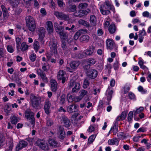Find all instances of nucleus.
Returning <instances> with one entry per match:
<instances>
[{"instance_id":"nucleus-1","label":"nucleus","mask_w":151,"mask_h":151,"mask_svg":"<svg viewBox=\"0 0 151 151\" xmlns=\"http://www.w3.org/2000/svg\"><path fill=\"white\" fill-rule=\"evenodd\" d=\"M26 24L29 30L32 32H34L36 26L35 21L33 17L30 16H27L26 17Z\"/></svg>"},{"instance_id":"nucleus-2","label":"nucleus","mask_w":151,"mask_h":151,"mask_svg":"<svg viewBox=\"0 0 151 151\" xmlns=\"http://www.w3.org/2000/svg\"><path fill=\"white\" fill-rule=\"evenodd\" d=\"M25 116L27 119L32 125H35V119L34 117V113L30 109H27L24 113Z\"/></svg>"},{"instance_id":"nucleus-3","label":"nucleus","mask_w":151,"mask_h":151,"mask_svg":"<svg viewBox=\"0 0 151 151\" xmlns=\"http://www.w3.org/2000/svg\"><path fill=\"white\" fill-rule=\"evenodd\" d=\"M36 143L37 146L43 150L47 151L49 149L48 145L43 139L37 140L36 142Z\"/></svg>"},{"instance_id":"nucleus-4","label":"nucleus","mask_w":151,"mask_h":151,"mask_svg":"<svg viewBox=\"0 0 151 151\" xmlns=\"http://www.w3.org/2000/svg\"><path fill=\"white\" fill-rule=\"evenodd\" d=\"M49 45L53 52L54 53L57 52L58 43L56 39L54 38H51L49 42Z\"/></svg>"},{"instance_id":"nucleus-5","label":"nucleus","mask_w":151,"mask_h":151,"mask_svg":"<svg viewBox=\"0 0 151 151\" xmlns=\"http://www.w3.org/2000/svg\"><path fill=\"white\" fill-rule=\"evenodd\" d=\"M30 101L32 106L35 108H37L39 106V102L40 99L35 96L34 95L31 94L30 96Z\"/></svg>"},{"instance_id":"nucleus-6","label":"nucleus","mask_w":151,"mask_h":151,"mask_svg":"<svg viewBox=\"0 0 151 151\" xmlns=\"http://www.w3.org/2000/svg\"><path fill=\"white\" fill-rule=\"evenodd\" d=\"M52 106L51 101L49 99H47L45 100L44 106V109L45 113L47 114H49L50 113V109Z\"/></svg>"},{"instance_id":"nucleus-7","label":"nucleus","mask_w":151,"mask_h":151,"mask_svg":"<svg viewBox=\"0 0 151 151\" xmlns=\"http://www.w3.org/2000/svg\"><path fill=\"white\" fill-rule=\"evenodd\" d=\"M66 74L65 71L63 70H60L57 75V78L58 80H62V83H64L66 79Z\"/></svg>"},{"instance_id":"nucleus-8","label":"nucleus","mask_w":151,"mask_h":151,"mask_svg":"<svg viewBox=\"0 0 151 151\" xmlns=\"http://www.w3.org/2000/svg\"><path fill=\"white\" fill-rule=\"evenodd\" d=\"M61 122L63 124L64 126L69 129L71 124L70 120L65 115H63L60 118Z\"/></svg>"},{"instance_id":"nucleus-9","label":"nucleus","mask_w":151,"mask_h":151,"mask_svg":"<svg viewBox=\"0 0 151 151\" xmlns=\"http://www.w3.org/2000/svg\"><path fill=\"white\" fill-rule=\"evenodd\" d=\"M37 75L40 76L45 83H47L48 81V78L44 71L40 69H38L37 71Z\"/></svg>"},{"instance_id":"nucleus-10","label":"nucleus","mask_w":151,"mask_h":151,"mask_svg":"<svg viewBox=\"0 0 151 151\" xmlns=\"http://www.w3.org/2000/svg\"><path fill=\"white\" fill-rule=\"evenodd\" d=\"M106 48L108 50H111L115 47L116 45L112 39H107L106 41Z\"/></svg>"},{"instance_id":"nucleus-11","label":"nucleus","mask_w":151,"mask_h":151,"mask_svg":"<svg viewBox=\"0 0 151 151\" xmlns=\"http://www.w3.org/2000/svg\"><path fill=\"white\" fill-rule=\"evenodd\" d=\"M28 143L27 142L23 140L20 141L16 147V151H19L26 147Z\"/></svg>"},{"instance_id":"nucleus-12","label":"nucleus","mask_w":151,"mask_h":151,"mask_svg":"<svg viewBox=\"0 0 151 151\" xmlns=\"http://www.w3.org/2000/svg\"><path fill=\"white\" fill-rule=\"evenodd\" d=\"M46 30L45 29L42 27L38 28L37 33L39 35V38L41 40H42L45 37L46 33Z\"/></svg>"},{"instance_id":"nucleus-13","label":"nucleus","mask_w":151,"mask_h":151,"mask_svg":"<svg viewBox=\"0 0 151 151\" xmlns=\"http://www.w3.org/2000/svg\"><path fill=\"white\" fill-rule=\"evenodd\" d=\"M87 75L91 79H94L97 77L98 72L96 70L91 69L87 72Z\"/></svg>"},{"instance_id":"nucleus-14","label":"nucleus","mask_w":151,"mask_h":151,"mask_svg":"<svg viewBox=\"0 0 151 151\" xmlns=\"http://www.w3.org/2000/svg\"><path fill=\"white\" fill-rule=\"evenodd\" d=\"M106 6L105 3L101 5L100 6V9L101 13L104 15H108L110 14L111 12L110 10H107Z\"/></svg>"},{"instance_id":"nucleus-15","label":"nucleus","mask_w":151,"mask_h":151,"mask_svg":"<svg viewBox=\"0 0 151 151\" xmlns=\"http://www.w3.org/2000/svg\"><path fill=\"white\" fill-rule=\"evenodd\" d=\"M95 50V47L93 45H91L86 50L84 51L86 55L88 56L92 55Z\"/></svg>"},{"instance_id":"nucleus-16","label":"nucleus","mask_w":151,"mask_h":151,"mask_svg":"<svg viewBox=\"0 0 151 151\" xmlns=\"http://www.w3.org/2000/svg\"><path fill=\"white\" fill-rule=\"evenodd\" d=\"M78 106L76 104L68 106L67 108V111L69 113L75 112L78 110Z\"/></svg>"},{"instance_id":"nucleus-17","label":"nucleus","mask_w":151,"mask_h":151,"mask_svg":"<svg viewBox=\"0 0 151 151\" xmlns=\"http://www.w3.org/2000/svg\"><path fill=\"white\" fill-rule=\"evenodd\" d=\"M47 30L48 33L51 34L53 31V27L52 23L51 21H48L46 22Z\"/></svg>"},{"instance_id":"nucleus-18","label":"nucleus","mask_w":151,"mask_h":151,"mask_svg":"<svg viewBox=\"0 0 151 151\" xmlns=\"http://www.w3.org/2000/svg\"><path fill=\"white\" fill-rule=\"evenodd\" d=\"M89 39L90 37L87 35H82L79 38L80 42L82 43L88 42Z\"/></svg>"},{"instance_id":"nucleus-19","label":"nucleus","mask_w":151,"mask_h":151,"mask_svg":"<svg viewBox=\"0 0 151 151\" xmlns=\"http://www.w3.org/2000/svg\"><path fill=\"white\" fill-rule=\"evenodd\" d=\"M105 4L106 5L107 8L109 9L108 10H110L112 11L114 14L115 12V11L114 6L112 4L108 1H106Z\"/></svg>"},{"instance_id":"nucleus-20","label":"nucleus","mask_w":151,"mask_h":151,"mask_svg":"<svg viewBox=\"0 0 151 151\" xmlns=\"http://www.w3.org/2000/svg\"><path fill=\"white\" fill-rule=\"evenodd\" d=\"M107 143L110 145H115L118 146L119 144V141L116 138H114L108 140Z\"/></svg>"},{"instance_id":"nucleus-21","label":"nucleus","mask_w":151,"mask_h":151,"mask_svg":"<svg viewBox=\"0 0 151 151\" xmlns=\"http://www.w3.org/2000/svg\"><path fill=\"white\" fill-rule=\"evenodd\" d=\"M117 122L115 121L113 123V125L110 129V131H112L114 134L116 135L118 131Z\"/></svg>"},{"instance_id":"nucleus-22","label":"nucleus","mask_w":151,"mask_h":151,"mask_svg":"<svg viewBox=\"0 0 151 151\" xmlns=\"http://www.w3.org/2000/svg\"><path fill=\"white\" fill-rule=\"evenodd\" d=\"M86 30L82 29H80L77 31L74 35L73 38L75 40H77L79 36L82 34H84L85 32H86Z\"/></svg>"},{"instance_id":"nucleus-23","label":"nucleus","mask_w":151,"mask_h":151,"mask_svg":"<svg viewBox=\"0 0 151 151\" xmlns=\"http://www.w3.org/2000/svg\"><path fill=\"white\" fill-rule=\"evenodd\" d=\"M10 122L12 124H16L19 122V117L15 115L12 116L10 117Z\"/></svg>"},{"instance_id":"nucleus-24","label":"nucleus","mask_w":151,"mask_h":151,"mask_svg":"<svg viewBox=\"0 0 151 151\" xmlns=\"http://www.w3.org/2000/svg\"><path fill=\"white\" fill-rule=\"evenodd\" d=\"M51 88L53 91L55 92L57 89V83L55 80H51L50 81Z\"/></svg>"},{"instance_id":"nucleus-25","label":"nucleus","mask_w":151,"mask_h":151,"mask_svg":"<svg viewBox=\"0 0 151 151\" xmlns=\"http://www.w3.org/2000/svg\"><path fill=\"white\" fill-rule=\"evenodd\" d=\"M127 115V112L126 111H123L121 114L119 115L116 119L115 121L118 122L120 120H124Z\"/></svg>"},{"instance_id":"nucleus-26","label":"nucleus","mask_w":151,"mask_h":151,"mask_svg":"<svg viewBox=\"0 0 151 151\" xmlns=\"http://www.w3.org/2000/svg\"><path fill=\"white\" fill-rule=\"evenodd\" d=\"M64 128L61 125L59 126V132L60 134V137L63 139L65 137V134Z\"/></svg>"},{"instance_id":"nucleus-27","label":"nucleus","mask_w":151,"mask_h":151,"mask_svg":"<svg viewBox=\"0 0 151 151\" xmlns=\"http://www.w3.org/2000/svg\"><path fill=\"white\" fill-rule=\"evenodd\" d=\"M8 148L6 149L5 151H12L14 145L13 142V139L11 138L9 139L8 145Z\"/></svg>"},{"instance_id":"nucleus-28","label":"nucleus","mask_w":151,"mask_h":151,"mask_svg":"<svg viewBox=\"0 0 151 151\" xmlns=\"http://www.w3.org/2000/svg\"><path fill=\"white\" fill-rule=\"evenodd\" d=\"M78 23L87 27L89 30H90V28L91 27L89 25V23L87 21L83 19H80L78 21Z\"/></svg>"},{"instance_id":"nucleus-29","label":"nucleus","mask_w":151,"mask_h":151,"mask_svg":"<svg viewBox=\"0 0 151 151\" xmlns=\"http://www.w3.org/2000/svg\"><path fill=\"white\" fill-rule=\"evenodd\" d=\"M79 62L77 61H73L70 63V68L73 69H76L79 65Z\"/></svg>"},{"instance_id":"nucleus-30","label":"nucleus","mask_w":151,"mask_h":151,"mask_svg":"<svg viewBox=\"0 0 151 151\" xmlns=\"http://www.w3.org/2000/svg\"><path fill=\"white\" fill-rule=\"evenodd\" d=\"M76 5H70L67 7L66 11L69 12H73L76 11Z\"/></svg>"},{"instance_id":"nucleus-31","label":"nucleus","mask_w":151,"mask_h":151,"mask_svg":"<svg viewBox=\"0 0 151 151\" xmlns=\"http://www.w3.org/2000/svg\"><path fill=\"white\" fill-rule=\"evenodd\" d=\"M59 35L62 41L68 40V35L66 33L64 32H63L60 33Z\"/></svg>"},{"instance_id":"nucleus-32","label":"nucleus","mask_w":151,"mask_h":151,"mask_svg":"<svg viewBox=\"0 0 151 151\" xmlns=\"http://www.w3.org/2000/svg\"><path fill=\"white\" fill-rule=\"evenodd\" d=\"M108 30L110 34H113L116 31V27L114 24H111L109 27Z\"/></svg>"},{"instance_id":"nucleus-33","label":"nucleus","mask_w":151,"mask_h":151,"mask_svg":"<svg viewBox=\"0 0 151 151\" xmlns=\"http://www.w3.org/2000/svg\"><path fill=\"white\" fill-rule=\"evenodd\" d=\"M96 18L94 15H91L90 17V22L93 26L96 25Z\"/></svg>"},{"instance_id":"nucleus-34","label":"nucleus","mask_w":151,"mask_h":151,"mask_svg":"<svg viewBox=\"0 0 151 151\" xmlns=\"http://www.w3.org/2000/svg\"><path fill=\"white\" fill-rule=\"evenodd\" d=\"M86 55L84 51L83 52L77 53L75 54V57L76 58L81 59L84 58L86 57Z\"/></svg>"},{"instance_id":"nucleus-35","label":"nucleus","mask_w":151,"mask_h":151,"mask_svg":"<svg viewBox=\"0 0 151 151\" xmlns=\"http://www.w3.org/2000/svg\"><path fill=\"white\" fill-rule=\"evenodd\" d=\"M113 93V91L112 90H111L109 92L107 96V100L108 101V102L106 105H108L110 104V102L112 98Z\"/></svg>"},{"instance_id":"nucleus-36","label":"nucleus","mask_w":151,"mask_h":151,"mask_svg":"<svg viewBox=\"0 0 151 151\" xmlns=\"http://www.w3.org/2000/svg\"><path fill=\"white\" fill-rule=\"evenodd\" d=\"M5 144V138L2 134H0V148L3 147Z\"/></svg>"},{"instance_id":"nucleus-37","label":"nucleus","mask_w":151,"mask_h":151,"mask_svg":"<svg viewBox=\"0 0 151 151\" xmlns=\"http://www.w3.org/2000/svg\"><path fill=\"white\" fill-rule=\"evenodd\" d=\"M33 47L35 51L37 52L40 47V44L38 41H36L34 42Z\"/></svg>"},{"instance_id":"nucleus-38","label":"nucleus","mask_w":151,"mask_h":151,"mask_svg":"<svg viewBox=\"0 0 151 151\" xmlns=\"http://www.w3.org/2000/svg\"><path fill=\"white\" fill-rule=\"evenodd\" d=\"M80 84L77 83L74 86L73 88L72 89V92L73 93L77 92L80 88Z\"/></svg>"},{"instance_id":"nucleus-39","label":"nucleus","mask_w":151,"mask_h":151,"mask_svg":"<svg viewBox=\"0 0 151 151\" xmlns=\"http://www.w3.org/2000/svg\"><path fill=\"white\" fill-rule=\"evenodd\" d=\"M60 18V19L64 20L65 21H68L69 19V16L67 14L63 13L62 12V14Z\"/></svg>"},{"instance_id":"nucleus-40","label":"nucleus","mask_w":151,"mask_h":151,"mask_svg":"<svg viewBox=\"0 0 151 151\" xmlns=\"http://www.w3.org/2000/svg\"><path fill=\"white\" fill-rule=\"evenodd\" d=\"M65 97L64 95H62L59 99V101L58 102L61 105L64 104L65 103Z\"/></svg>"},{"instance_id":"nucleus-41","label":"nucleus","mask_w":151,"mask_h":151,"mask_svg":"<svg viewBox=\"0 0 151 151\" xmlns=\"http://www.w3.org/2000/svg\"><path fill=\"white\" fill-rule=\"evenodd\" d=\"M88 5L87 3H82L79 4L78 8L79 9H84L87 8Z\"/></svg>"},{"instance_id":"nucleus-42","label":"nucleus","mask_w":151,"mask_h":151,"mask_svg":"<svg viewBox=\"0 0 151 151\" xmlns=\"http://www.w3.org/2000/svg\"><path fill=\"white\" fill-rule=\"evenodd\" d=\"M28 46L25 43L23 42L22 43L21 46V50L22 51L27 50L28 49Z\"/></svg>"},{"instance_id":"nucleus-43","label":"nucleus","mask_w":151,"mask_h":151,"mask_svg":"<svg viewBox=\"0 0 151 151\" xmlns=\"http://www.w3.org/2000/svg\"><path fill=\"white\" fill-rule=\"evenodd\" d=\"M87 62L89 65H91L95 64L96 62V61L94 59L90 58L88 60Z\"/></svg>"},{"instance_id":"nucleus-44","label":"nucleus","mask_w":151,"mask_h":151,"mask_svg":"<svg viewBox=\"0 0 151 151\" xmlns=\"http://www.w3.org/2000/svg\"><path fill=\"white\" fill-rule=\"evenodd\" d=\"M77 83L73 80H71L68 85V87L70 88L73 87Z\"/></svg>"},{"instance_id":"nucleus-45","label":"nucleus","mask_w":151,"mask_h":151,"mask_svg":"<svg viewBox=\"0 0 151 151\" xmlns=\"http://www.w3.org/2000/svg\"><path fill=\"white\" fill-rule=\"evenodd\" d=\"M119 61L116 60L113 65V67L114 70H118L119 68Z\"/></svg>"},{"instance_id":"nucleus-46","label":"nucleus","mask_w":151,"mask_h":151,"mask_svg":"<svg viewBox=\"0 0 151 151\" xmlns=\"http://www.w3.org/2000/svg\"><path fill=\"white\" fill-rule=\"evenodd\" d=\"M133 116V112L130 111L129 112L128 116L127 119L128 121L129 122H131Z\"/></svg>"},{"instance_id":"nucleus-47","label":"nucleus","mask_w":151,"mask_h":151,"mask_svg":"<svg viewBox=\"0 0 151 151\" xmlns=\"http://www.w3.org/2000/svg\"><path fill=\"white\" fill-rule=\"evenodd\" d=\"M130 87L129 84H126L124 87V93H127L129 90Z\"/></svg>"},{"instance_id":"nucleus-48","label":"nucleus","mask_w":151,"mask_h":151,"mask_svg":"<svg viewBox=\"0 0 151 151\" xmlns=\"http://www.w3.org/2000/svg\"><path fill=\"white\" fill-rule=\"evenodd\" d=\"M36 58V56L35 54L32 53L31 54L29 57V58L32 62H34Z\"/></svg>"},{"instance_id":"nucleus-49","label":"nucleus","mask_w":151,"mask_h":151,"mask_svg":"<svg viewBox=\"0 0 151 151\" xmlns=\"http://www.w3.org/2000/svg\"><path fill=\"white\" fill-rule=\"evenodd\" d=\"M53 121L50 119H47L46 120V125L48 127H50L53 124Z\"/></svg>"},{"instance_id":"nucleus-50","label":"nucleus","mask_w":151,"mask_h":151,"mask_svg":"<svg viewBox=\"0 0 151 151\" xmlns=\"http://www.w3.org/2000/svg\"><path fill=\"white\" fill-rule=\"evenodd\" d=\"M7 51L10 53L13 52L14 50L12 46L11 45H9L7 46Z\"/></svg>"},{"instance_id":"nucleus-51","label":"nucleus","mask_w":151,"mask_h":151,"mask_svg":"<svg viewBox=\"0 0 151 151\" xmlns=\"http://www.w3.org/2000/svg\"><path fill=\"white\" fill-rule=\"evenodd\" d=\"M67 99L68 102H71L74 101V96L70 94H68L67 95Z\"/></svg>"},{"instance_id":"nucleus-52","label":"nucleus","mask_w":151,"mask_h":151,"mask_svg":"<svg viewBox=\"0 0 151 151\" xmlns=\"http://www.w3.org/2000/svg\"><path fill=\"white\" fill-rule=\"evenodd\" d=\"M63 29L64 27H63L59 26L58 28L56 29L55 30L57 33L59 34L60 33L63 32Z\"/></svg>"},{"instance_id":"nucleus-53","label":"nucleus","mask_w":151,"mask_h":151,"mask_svg":"<svg viewBox=\"0 0 151 151\" xmlns=\"http://www.w3.org/2000/svg\"><path fill=\"white\" fill-rule=\"evenodd\" d=\"M89 83L88 80L85 79L83 83V87L84 88H86L89 86Z\"/></svg>"},{"instance_id":"nucleus-54","label":"nucleus","mask_w":151,"mask_h":151,"mask_svg":"<svg viewBox=\"0 0 151 151\" xmlns=\"http://www.w3.org/2000/svg\"><path fill=\"white\" fill-rule=\"evenodd\" d=\"M49 143L50 146L54 147L57 145V143L54 140H51L49 141Z\"/></svg>"},{"instance_id":"nucleus-55","label":"nucleus","mask_w":151,"mask_h":151,"mask_svg":"<svg viewBox=\"0 0 151 151\" xmlns=\"http://www.w3.org/2000/svg\"><path fill=\"white\" fill-rule=\"evenodd\" d=\"M142 15L145 17L151 19V14H150L147 11L144 12L142 13Z\"/></svg>"},{"instance_id":"nucleus-56","label":"nucleus","mask_w":151,"mask_h":151,"mask_svg":"<svg viewBox=\"0 0 151 151\" xmlns=\"http://www.w3.org/2000/svg\"><path fill=\"white\" fill-rule=\"evenodd\" d=\"M138 91L142 93H145L147 92V90L144 89L143 87L140 86H139L138 87Z\"/></svg>"},{"instance_id":"nucleus-57","label":"nucleus","mask_w":151,"mask_h":151,"mask_svg":"<svg viewBox=\"0 0 151 151\" xmlns=\"http://www.w3.org/2000/svg\"><path fill=\"white\" fill-rule=\"evenodd\" d=\"M95 137L93 135H91L90 136L88 139V143L89 144L92 143L94 141Z\"/></svg>"},{"instance_id":"nucleus-58","label":"nucleus","mask_w":151,"mask_h":151,"mask_svg":"<svg viewBox=\"0 0 151 151\" xmlns=\"http://www.w3.org/2000/svg\"><path fill=\"white\" fill-rule=\"evenodd\" d=\"M58 6L60 8L63 7L65 6V4L62 0H57Z\"/></svg>"},{"instance_id":"nucleus-59","label":"nucleus","mask_w":151,"mask_h":151,"mask_svg":"<svg viewBox=\"0 0 151 151\" xmlns=\"http://www.w3.org/2000/svg\"><path fill=\"white\" fill-rule=\"evenodd\" d=\"M62 12H59L58 11H55L54 12V15L58 19H60Z\"/></svg>"},{"instance_id":"nucleus-60","label":"nucleus","mask_w":151,"mask_h":151,"mask_svg":"<svg viewBox=\"0 0 151 151\" xmlns=\"http://www.w3.org/2000/svg\"><path fill=\"white\" fill-rule=\"evenodd\" d=\"M124 133L122 132H120L117 134V136L119 139H121L122 138H125L126 137L124 135Z\"/></svg>"},{"instance_id":"nucleus-61","label":"nucleus","mask_w":151,"mask_h":151,"mask_svg":"<svg viewBox=\"0 0 151 151\" xmlns=\"http://www.w3.org/2000/svg\"><path fill=\"white\" fill-rule=\"evenodd\" d=\"M147 130V128L145 127H141L139 128L137 131V133L139 132H146Z\"/></svg>"},{"instance_id":"nucleus-62","label":"nucleus","mask_w":151,"mask_h":151,"mask_svg":"<svg viewBox=\"0 0 151 151\" xmlns=\"http://www.w3.org/2000/svg\"><path fill=\"white\" fill-rule=\"evenodd\" d=\"M81 15V10L75 12L73 14L74 16L76 17H82Z\"/></svg>"},{"instance_id":"nucleus-63","label":"nucleus","mask_w":151,"mask_h":151,"mask_svg":"<svg viewBox=\"0 0 151 151\" xmlns=\"http://www.w3.org/2000/svg\"><path fill=\"white\" fill-rule=\"evenodd\" d=\"M82 17L84 15H87L90 12V10H81Z\"/></svg>"},{"instance_id":"nucleus-64","label":"nucleus","mask_w":151,"mask_h":151,"mask_svg":"<svg viewBox=\"0 0 151 151\" xmlns=\"http://www.w3.org/2000/svg\"><path fill=\"white\" fill-rule=\"evenodd\" d=\"M87 93L88 92L87 91L83 90L81 91L80 96L83 98L87 94Z\"/></svg>"}]
</instances>
